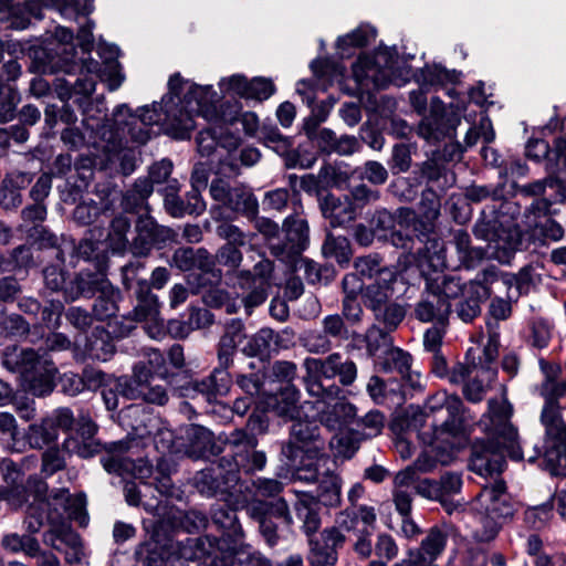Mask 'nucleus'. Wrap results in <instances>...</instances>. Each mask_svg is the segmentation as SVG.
<instances>
[{"label":"nucleus","instance_id":"nucleus-44","mask_svg":"<svg viewBox=\"0 0 566 566\" xmlns=\"http://www.w3.org/2000/svg\"><path fill=\"white\" fill-rule=\"evenodd\" d=\"M212 523L217 525L222 535L231 542H239L243 537V530L237 512L224 504H218L212 509Z\"/></svg>","mask_w":566,"mask_h":566},{"label":"nucleus","instance_id":"nucleus-48","mask_svg":"<svg viewBox=\"0 0 566 566\" xmlns=\"http://www.w3.org/2000/svg\"><path fill=\"white\" fill-rule=\"evenodd\" d=\"M19 436L18 422L13 415L0 412V448L10 452H23L25 442Z\"/></svg>","mask_w":566,"mask_h":566},{"label":"nucleus","instance_id":"nucleus-64","mask_svg":"<svg viewBox=\"0 0 566 566\" xmlns=\"http://www.w3.org/2000/svg\"><path fill=\"white\" fill-rule=\"evenodd\" d=\"M329 439V448L336 455L350 458L358 449V440L352 431L345 429L335 430Z\"/></svg>","mask_w":566,"mask_h":566},{"label":"nucleus","instance_id":"nucleus-49","mask_svg":"<svg viewBox=\"0 0 566 566\" xmlns=\"http://www.w3.org/2000/svg\"><path fill=\"white\" fill-rule=\"evenodd\" d=\"M56 439L57 432L54 431L51 422L45 417L40 422L28 426L22 440L25 442V448L41 450Z\"/></svg>","mask_w":566,"mask_h":566},{"label":"nucleus","instance_id":"nucleus-41","mask_svg":"<svg viewBox=\"0 0 566 566\" xmlns=\"http://www.w3.org/2000/svg\"><path fill=\"white\" fill-rule=\"evenodd\" d=\"M280 461L292 470L296 480L305 483H315L323 472L319 471L324 458H306L297 454L295 460L287 455H279Z\"/></svg>","mask_w":566,"mask_h":566},{"label":"nucleus","instance_id":"nucleus-26","mask_svg":"<svg viewBox=\"0 0 566 566\" xmlns=\"http://www.w3.org/2000/svg\"><path fill=\"white\" fill-rule=\"evenodd\" d=\"M182 452L191 459H202L220 452L213 433L199 424H189L181 437Z\"/></svg>","mask_w":566,"mask_h":566},{"label":"nucleus","instance_id":"nucleus-11","mask_svg":"<svg viewBox=\"0 0 566 566\" xmlns=\"http://www.w3.org/2000/svg\"><path fill=\"white\" fill-rule=\"evenodd\" d=\"M326 439L321 426L313 420H297L292 423L289 438L282 441L280 454L295 460L297 454L306 458H325Z\"/></svg>","mask_w":566,"mask_h":566},{"label":"nucleus","instance_id":"nucleus-10","mask_svg":"<svg viewBox=\"0 0 566 566\" xmlns=\"http://www.w3.org/2000/svg\"><path fill=\"white\" fill-rule=\"evenodd\" d=\"M93 0H27L24 2L25 11L36 18L42 19L41 7L55 8L61 15L66 19H77L83 17L85 22L80 27L76 40L84 53L91 52L94 45L93 28L94 22L87 19L93 11Z\"/></svg>","mask_w":566,"mask_h":566},{"label":"nucleus","instance_id":"nucleus-32","mask_svg":"<svg viewBox=\"0 0 566 566\" xmlns=\"http://www.w3.org/2000/svg\"><path fill=\"white\" fill-rule=\"evenodd\" d=\"M296 496L297 500L293 505L295 517L308 541L313 539L322 524L318 505L311 493L296 492Z\"/></svg>","mask_w":566,"mask_h":566},{"label":"nucleus","instance_id":"nucleus-22","mask_svg":"<svg viewBox=\"0 0 566 566\" xmlns=\"http://www.w3.org/2000/svg\"><path fill=\"white\" fill-rule=\"evenodd\" d=\"M460 119L454 114L447 113L444 106L433 105L429 115L424 116L418 125V135L429 143H437L452 137Z\"/></svg>","mask_w":566,"mask_h":566},{"label":"nucleus","instance_id":"nucleus-7","mask_svg":"<svg viewBox=\"0 0 566 566\" xmlns=\"http://www.w3.org/2000/svg\"><path fill=\"white\" fill-rule=\"evenodd\" d=\"M473 510L479 515L480 526L473 532L479 542L495 538L502 524L515 513V505L506 492L504 481L484 486L473 501Z\"/></svg>","mask_w":566,"mask_h":566},{"label":"nucleus","instance_id":"nucleus-31","mask_svg":"<svg viewBox=\"0 0 566 566\" xmlns=\"http://www.w3.org/2000/svg\"><path fill=\"white\" fill-rule=\"evenodd\" d=\"M223 467L231 469L235 478H240V472L253 474L256 471H262L266 465V454L264 451L258 450L256 447H249L242 451H234L231 454L221 457Z\"/></svg>","mask_w":566,"mask_h":566},{"label":"nucleus","instance_id":"nucleus-45","mask_svg":"<svg viewBox=\"0 0 566 566\" xmlns=\"http://www.w3.org/2000/svg\"><path fill=\"white\" fill-rule=\"evenodd\" d=\"M48 504V511L56 507L62 512V520L67 514L71 518H78L84 510V499L82 496H72L66 489L53 491L46 500H42Z\"/></svg>","mask_w":566,"mask_h":566},{"label":"nucleus","instance_id":"nucleus-55","mask_svg":"<svg viewBox=\"0 0 566 566\" xmlns=\"http://www.w3.org/2000/svg\"><path fill=\"white\" fill-rule=\"evenodd\" d=\"M399 223L410 228L415 235L422 240L434 232L436 222L421 216H417L415 210L408 207H401L397 210Z\"/></svg>","mask_w":566,"mask_h":566},{"label":"nucleus","instance_id":"nucleus-59","mask_svg":"<svg viewBox=\"0 0 566 566\" xmlns=\"http://www.w3.org/2000/svg\"><path fill=\"white\" fill-rule=\"evenodd\" d=\"M180 184L177 179L170 180L169 185L163 190L164 207L169 216L172 218H182L189 214L186 198L179 196Z\"/></svg>","mask_w":566,"mask_h":566},{"label":"nucleus","instance_id":"nucleus-61","mask_svg":"<svg viewBox=\"0 0 566 566\" xmlns=\"http://www.w3.org/2000/svg\"><path fill=\"white\" fill-rule=\"evenodd\" d=\"M291 271H297L303 269L305 280L310 284H317L324 282L325 284L333 276V270L327 266H321L316 262L305 259L302 255L300 256V261L295 264H286Z\"/></svg>","mask_w":566,"mask_h":566},{"label":"nucleus","instance_id":"nucleus-46","mask_svg":"<svg viewBox=\"0 0 566 566\" xmlns=\"http://www.w3.org/2000/svg\"><path fill=\"white\" fill-rule=\"evenodd\" d=\"M495 377L496 369L492 366H483L480 364V367L463 386L464 397L471 402H480L490 382L493 381Z\"/></svg>","mask_w":566,"mask_h":566},{"label":"nucleus","instance_id":"nucleus-43","mask_svg":"<svg viewBox=\"0 0 566 566\" xmlns=\"http://www.w3.org/2000/svg\"><path fill=\"white\" fill-rule=\"evenodd\" d=\"M111 284L103 271L81 272L73 281L76 291L75 293H73V291L71 292V300H75L80 296L93 297L103 292Z\"/></svg>","mask_w":566,"mask_h":566},{"label":"nucleus","instance_id":"nucleus-50","mask_svg":"<svg viewBox=\"0 0 566 566\" xmlns=\"http://www.w3.org/2000/svg\"><path fill=\"white\" fill-rule=\"evenodd\" d=\"M394 332L395 331H388L385 327L371 324L363 335L366 354L369 357H375L379 353L386 354L394 347V339L391 337V333Z\"/></svg>","mask_w":566,"mask_h":566},{"label":"nucleus","instance_id":"nucleus-20","mask_svg":"<svg viewBox=\"0 0 566 566\" xmlns=\"http://www.w3.org/2000/svg\"><path fill=\"white\" fill-rule=\"evenodd\" d=\"M473 233L478 239L492 244L499 250H516L521 244L518 230L504 227L500 222L494 207L481 211L473 227Z\"/></svg>","mask_w":566,"mask_h":566},{"label":"nucleus","instance_id":"nucleus-30","mask_svg":"<svg viewBox=\"0 0 566 566\" xmlns=\"http://www.w3.org/2000/svg\"><path fill=\"white\" fill-rule=\"evenodd\" d=\"M324 403L326 407L319 411L318 418L321 424L331 431L347 428L357 416L356 406L346 400L343 395L338 399Z\"/></svg>","mask_w":566,"mask_h":566},{"label":"nucleus","instance_id":"nucleus-1","mask_svg":"<svg viewBox=\"0 0 566 566\" xmlns=\"http://www.w3.org/2000/svg\"><path fill=\"white\" fill-rule=\"evenodd\" d=\"M489 410L481 422L486 431V441L472 446L470 468L480 475L500 474L505 465L503 451L515 460L523 459L517 429L511 423L513 407L505 397L490 399Z\"/></svg>","mask_w":566,"mask_h":566},{"label":"nucleus","instance_id":"nucleus-42","mask_svg":"<svg viewBox=\"0 0 566 566\" xmlns=\"http://www.w3.org/2000/svg\"><path fill=\"white\" fill-rule=\"evenodd\" d=\"M301 391L294 385H285L274 397L272 411L280 418L294 420L300 416Z\"/></svg>","mask_w":566,"mask_h":566},{"label":"nucleus","instance_id":"nucleus-39","mask_svg":"<svg viewBox=\"0 0 566 566\" xmlns=\"http://www.w3.org/2000/svg\"><path fill=\"white\" fill-rule=\"evenodd\" d=\"M319 207L323 216L329 219L332 227H340L356 218V210L346 197L343 201L334 195H327Z\"/></svg>","mask_w":566,"mask_h":566},{"label":"nucleus","instance_id":"nucleus-29","mask_svg":"<svg viewBox=\"0 0 566 566\" xmlns=\"http://www.w3.org/2000/svg\"><path fill=\"white\" fill-rule=\"evenodd\" d=\"M163 111H164V128L172 132L177 137L184 138L195 127V123L191 116V105L189 109L180 105V101H175L172 96L163 97Z\"/></svg>","mask_w":566,"mask_h":566},{"label":"nucleus","instance_id":"nucleus-37","mask_svg":"<svg viewBox=\"0 0 566 566\" xmlns=\"http://www.w3.org/2000/svg\"><path fill=\"white\" fill-rule=\"evenodd\" d=\"M274 274V262L264 254H259V260L252 270L237 272V282L240 289L251 287L252 284L271 286Z\"/></svg>","mask_w":566,"mask_h":566},{"label":"nucleus","instance_id":"nucleus-16","mask_svg":"<svg viewBox=\"0 0 566 566\" xmlns=\"http://www.w3.org/2000/svg\"><path fill=\"white\" fill-rule=\"evenodd\" d=\"M119 424L130 430L126 438L107 443L109 452H130L142 447L143 439L150 434L151 413L142 403L125 407L118 415Z\"/></svg>","mask_w":566,"mask_h":566},{"label":"nucleus","instance_id":"nucleus-38","mask_svg":"<svg viewBox=\"0 0 566 566\" xmlns=\"http://www.w3.org/2000/svg\"><path fill=\"white\" fill-rule=\"evenodd\" d=\"M154 192L153 182L147 178H138L129 189L122 193L120 206L125 212L137 213L148 210V198Z\"/></svg>","mask_w":566,"mask_h":566},{"label":"nucleus","instance_id":"nucleus-34","mask_svg":"<svg viewBox=\"0 0 566 566\" xmlns=\"http://www.w3.org/2000/svg\"><path fill=\"white\" fill-rule=\"evenodd\" d=\"M247 338L245 325L240 318L228 319L216 346L217 358L234 361L239 345Z\"/></svg>","mask_w":566,"mask_h":566},{"label":"nucleus","instance_id":"nucleus-60","mask_svg":"<svg viewBox=\"0 0 566 566\" xmlns=\"http://www.w3.org/2000/svg\"><path fill=\"white\" fill-rule=\"evenodd\" d=\"M412 357L399 347H391L381 363V369L386 373H398L402 378L409 376Z\"/></svg>","mask_w":566,"mask_h":566},{"label":"nucleus","instance_id":"nucleus-56","mask_svg":"<svg viewBox=\"0 0 566 566\" xmlns=\"http://www.w3.org/2000/svg\"><path fill=\"white\" fill-rule=\"evenodd\" d=\"M325 258L335 259L339 264H347L353 255L350 242L346 237L334 235L327 232L322 245Z\"/></svg>","mask_w":566,"mask_h":566},{"label":"nucleus","instance_id":"nucleus-6","mask_svg":"<svg viewBox=\"0 0 566 566\" xmlns=\"http://www.w3.org/2000/svg\"><path fill=\"white\" fill-rule=\"evenodd\" d=\"M146 357L147 363L139 361L135 364L132 375L119 380V390L127 399L165 406L169 401L167 389L164 386L153 384L154 374L163 378L168 376L165 356L158 349L150 348L147 350Z\"/></svg>","mask_w":566,"mask_h":566},{"label":"nucleus","instance_id":"nucleus-62","mask_svg":"<svg viewBox=\"0 0 566 566\" xmlns=\"http://www.w3.org/2000/svg\"><path fill=\"white\" fill-rule=\"evenodd\" d=\"M87 348L93 358L107 360L115 352L109 334L103 328H96L88 338Z\"/></svg>","mask_w":566,"mask_h":566},{"label":"nucleus","instance_id":"nucleus-12","mask_svg":"<svg viewBox=\"0 0 566 566\" xmlns=\"http://www.w3.org/2000/svg\"><path fill=\"white\" fill-rule=\"evenodd\" d=\"M499 272L495 266H489L476 274L474 280L463 283V289L455 303L457 317L465 323H473L481 315L482 303L491 296L490 285L497 282Z\"/></svg>","mask_w":566,"mask_h":566},{"label":"nucleus","instance_id":"nucleus-19","mask_svg":"<svg viewBox=\"0 0 566 566\" xmlns=\"http://www.w3.org/2000/svg\"><path fill=\"white\" fill-rule=\"evenodd\" d=\"M223 464V460L220 458L216 463L196 472L192 476V486L202 496L226 500L239 484L240 478H235L231 469L229 470Z\"/></svg>","mask_w":566,"mask_h":566},{"label":"nucleus","instance_id":"nucleus-27","mask_svg":"<svg viewBox=\"0 0 566 566\" xmlns=\"http://www.w3.org/2000/svg\"><path fill=\"white\" fill-rule=\"evenodd\" d=\"M448 534L434 526L421 541L420 547L409 549L406 558L416 566H438L434 564L446 547Z\"/></svg>","mask_w":566,"mask_h":566},{"label":"nucleus","instance_id":"nucleus-8","mask_svg":"<svg viewBox=\"0 0 566 566\" xmlns=\"http://www.w3.org/2000/svg\"><path fill=\"white\" fill-rule=\"evenodd\" d=\"M112 120L113 124H104L99 130L101 139L105 143L103 148L106 153H115L122 149L129 140L144 145L151 138V128H148L137 114L132 113L125 104L116 107Z\"/></svg>","mask_w":566,"mask_h":566},{"label":"nucleus","instance_id":"nucleus-33","mask_svg":"<svg viewBox=\"0 0 566 566\" xmlns=\"http://www.w3.org/2000/svg\"><path fill=\"white\" fill-rule=\"evenodd\" d=\"M170 264L182 272L198 269L206 274L212 272L214 260L213 255L205 248L182 247L175 250Z\"/></svg>","mask_w":566,"mask_h":566},{"label":"nucleus","instance_id":"nucleus-9","mask_svg":"<svg viewBox=\"0 0 566 566\" xmlns=\"http://www.w3.org/2000/svg\"><path fill=\"white\" fill-rule=\"evenodd\" d=\"M365 307L371 312L374 325L397 331L407 315V306L395 298L394 280H376L367 290Z\"/></svg>","mask_w":566,"mask_h":566},{"label":"nucleus","instance_id":"nucleus-24","mask_svg":"<svg viewBox=\"0 0 566 566\" xmlns=\"http://www.w3.org/2000/svg\"><path fill=\"white\" fill-rule=\"evenodd\" d=\"M413 174L420 182H426L428 187H437L442 191L453 187L457 182L454 172L443 163L440 151H433L431 157L417 164Z\"/></svg>","mask_w":566,"mask_h":566},{"label":"nucleus","instance_id":"nucleus-28","mask_svg":"<svg viewBox=\"0 0 566 566\" xmlns=\"http://www.w3.org/2000/svg\"><path fill=\"white\" fill-rule=\"evenodd\" d=\"M133 289L135 305L129 317L136 322H157L160 315L158 296L153 293L146 280H138Z\"/></svg>","mask_w":566,"mask_h":566},{"label":"nucleus","instance_id":"nucleus-51","mask_svg":"<svg viewBox=\"0 0 566 566\" xmlns=\"http://www.w3.org/2000/svg\"><path fill=\"white\" fill-rule=\"evenodd\" d=\"M452 241L459 254V260L467 268H473L486 256V251L483 248L471 245L470 234L464 230L454 231Z\"/></svg>","mask_w":566,"mask_h":566},{"label":"nucleus","instance_id":"nucleus-21","mask_svg":"<svg viewBox=\"0 0 566 566\" xmlns=\"http://www.w3.org/2000/svg\"><path fill=\"white\" fill-rule=\"evenodd\" d=\"M65 73V76H57L53 86L63 102L74 95L90 96L95 90V81L87 73L83 72V65L73 59L65 57V63L59 67Z\"/></svg>","mask_w":566,"mask_h":566},{"label":"nucleus","instance_id":"nucleus-18","mask_svg":"<svg viewBox=\"0 0 566 566\" xmlns=\"http://www.w3.org/2000/svg\"><path fill=\"white\" fill-rule=\"evenodd\" d=\"M209 192L214 201L245 218H255L259 213L258 199L252 189L244 184L230 186L221 179H213Z\"/></svg>","mask_w":566,"mask_h":566},{"label":"nucleus","instance_id":"nucleus-63","mask_svg":"<svg viewBox=\"0 0 566 566\" xmlns=\"http://www.w3.org/2000/svg\"><path fill=\"white\" fill-rule=\"evenodd\" d=\"M300 343L308 353L315 355L329 353L333 348L332 339L323 329H310L304 332L300 336Z\"/></svg>","mask_w":566,"mask_h":566},{"label":"nucleus","instance_id":"nucleus-17","mask_svg":"<svg viewBox=\"0 0 566 566\" xmlns=\"http://www.w3.org/2000/svg\"><path fill=\"white\" fill-rule=\"evenodd\" d=\"M130 241L129 252L135 258H147L153 249H163L176 241L177 233L169 227L159 224L151 216L142 214L137 218Z\"/></svg>","mask_w":566,"mask_h":566},{"label":"nucleus","instance_id":"nucleus-13","mask_svg":"<svg viewBox=\"0 0 566 566\" xmlns=\"http://www.w3.org/2000/svg\"><path fill=\"white\" fill-rule=\"evenodd\" d=\"M247 514L258 523L259 532L269 546H275L281 538L273 518L283 520L287 526L294 523L289 503L283 497L273 501L253 499L247 506Z\"/></svg>","mask_w":566,"mask_h":566},{"label":"nucleus","instance_id":"nucleus-23","mask_svg":"<svg viewBox=\"0 0 566 566\" xmlns=\"http://www.w3.org/2000/svg\"><path fill=\"white\" fill-rule=\"evenodd\" d=\"M217 361L218 365L207 377L192 384L193 390L203 395L208 401L227 396L233 384L229 369L233 366L234 361L222 358H217Z\"/></svg>","mask_w":566,"mask_h":566},{"label":"nucleus","instance_id":"nucleus-40","mask_svg":"<svg viewBox=\"0 0 566 566\" xmlns=\"http://www.w3.org/2000/svg\"><path fill=\"white\" fill-rule=\"evenodd\" d=\"M315 483H317V488L314 499L317 505L321 503L325 506L336 507L340 504L342 480L334 471H324Z\"/></svg>","mask_w":566,"mask_h":566},{"label":"nucleus","instance_id":"nucleus-14","mask_svg":"<svg viewBox=\"0 0 566 566\" xmlns=\"http://www.w3.org/2000/svg\"><path fill=\"white\" fill-rule=\"evenodd\" d=\"M438 415H446V419L439 424H433V437L430 444L436 449H454L458 438L463 432V402L455 395L444 396L439 408L432 407Z\"/></svg>","mask_w":566,"mask_h":566},{"label":"nucleus","instance_id":"nucleus-4","mask_svg":"<svg viewBox=\"0 0 566 566\" xmlns=\"http://www.w3.org/2000/svg\"><path fill=\"white\" fill-rule=\"evenodd\" d=\"M424 287L413 305V316L421 323L446 327L452 313L451 300L459 297L463 284L459 276L434 271L424 274Z\"/></svg>","mask_w":566,"mask_h":566},{"label":"nucleus","instance_id":"nucleus-58","mask_svg":"<svg viewBox=\"0 0 566 566\" xmlns=\"http://www.w3.org/2000/svg\"><path fill=\"white\" fill-rule=\"evenodd\" d=\"M459 74L454 70H447L440 65L426 66L420 71L419 82L423 87L444 86L458 81Z\"/></svg>","mask_w":566,"mask_h":566},{"label":"nucleus","instance_id":"nucleus-52","mask_svg":"<svg viewBox=\"0 0 566 566\" xmlns=\"http://www.w3.org/2000/svg\"><path fill=\"white\" fill-rule=\"evenodd\" d=\"M130 220L124 214H117L113 218L109 224L107 234L108 247L113 252L124 253L129 251L130 241L127 238L130 231Z\"/></svg>","mask_w":566,"mask_h":566},{"label":"nucleus","instance_id":"nucleus-53","mask_svg":"<svg viewBox=\"0 0 566 566\" xmlns=\"http://www.w3.org/2000/svg\"><path fill=\"white\" fill-rule=\"evenodd\" d=\"M122 300L120 291L113 284L101 292L93 305V315L98 321H105L116 315L118 302Z\"/></svg>","mask_w":566,"mask_h":566},{"label":"nucleus","instance_id":"nucleus-25","mask_svg":"<svg viewBox=\"0 0 566 566\" xmlns=\"http://www.w3.org/2000/svg\"><path fill=\"white\" fill-rule=\"evenodd\" d=\"M346 536L337 528H325L319 537L310 539L308 562L316 565H335L337 562V551L343 547Z\"/></svg>","mask_w":566,"mask_h":566},{"label":"nucleus","instance_id":"nucleus-5","mask_svg":"<svg viewBox=\"0 0 566 566\" xmlns=\"http://www.w3.org/2000/svg\"><path fill=\"white\" fill-rule=\"evenodd\" d=\"M2 366L20 374L25 389L34 396L44 397L54 389V364L33 348L7 347L2 354Z\"/></svg>","mask_w":566,"mask_h":566},{"label":"nucleus","instance_id":"nucleus-36","mask_svg":"<svg viewBox=\"0 0 566 566\" xmlns=\"http://www.w3.org/2000/svg\"><path fill=\"white\" fill-rule=\"evenodd\" d=\"M45 522L52 526H56L62 523V512L56 507L48 511V504L43 503L42 500L33 501L27 509L24 517V526L28 533H38Z\"/></svg>","mask_w":566,"mask_h":566},{"label":"nucleus","instance_id":"nucleus-3","mask_svg":"<svg viewBox=\"0 0 566 566\" xmlns=\"http://www.w3.org/2000/svg\"><path fill=\"white\" fill-rule=\"evenodd\" d=\"M538 392L545 403L541 412V422L545 428V441L536 455L528 458L533 462L543 454L549 465L559 473H566V423L560 413L558 400L566 395V381H557L546 375L538 386Z\"/></svg>","mask_w":566,"mask_h":566},{"label":"nucleus","instance_id":"nucleus-54","mask_svg":"<svg viewBox=\"0 0 566 566\" xmlns=\"http://www.w3.org/2000/svg\"><path fill=\"white\" fill-rule=\"evenodd\" d=\"M279 334L269 327H264L249 338L242 352L249 357L263 356L270 353L273 345H279Z\"/></svg>","mask_w":566,"mask_h":566},{"label":"nucleus","instance_id":"nucleus-15","mask_svg":"<svg viewBox=\"0 0 566 566\" xmlns=\"http://www.w3.org/2000/svg\"><path fill=\"white\" fill-rule=\"evenodd\" d=\"M282 230L284 238L268 243L270 253L284 264H295L310 243L307 221L298 217L284 220Z\"/></svg>","mask_w":566,"mask_h":566},{"label":"nucleus","instance_id":"nucleus-47","mask_svg":"<svg viewBox=\"0 0 566 566\" xmlns=\"http://www.w3.org/2000/svg\"><path fill=\"white\" fill-rule=\"evenodd\" d=\"M438 486L441 492V506L448 514H452L462 509V504L452 500V496L459 494L462 489V478L457 472H446L439 480Z\"/></svg>","mask_w":566,"mask_h":566},{"label":"nucleus","instance_id":"nucleus-2","mask_svg":"<svg viewBox=\"0 0 566 566\" xmlns=\"http://www.w3.org/2000/svg\"><path fill=\"white\" fill-rule=\"evenodd\" d=\"M303 367L306 392L322 402L338 399L344 394L342 387H350L358 377L357 364L338 352L324 358L306 357Z\"/></svg>","mask_w":566,"mask_h":566},{"label":"nucleus","instance_id":"nucleus-57","mask_svg":"<svg viewBox=\"0 0 566 566\" xmlns=\"http://www.w3.org/2000/svg\"><path fill=\"white\" fill-rule=\"evenodd\" d=\"M197 284L192 286V294H200L202 303L211 308H221L228 303L229 292L224 289L216 286H206L207 279L205 274H200L196 277Z\"/></svg>","mask_w":566,"mask_h":566},{"label":"nucleus","instance_id":"nucleus-35","mask_svg":"<svg viewBox=\"0 0 566 566\" xmlns=\"http://www.w3.org/2000/svg\"><path fill=\"white\" fill-rule=\"evenodd\" d=\"M177 546L171 539L160 544L159 539L153 538L138 546L136 556L143 566H165L176 553Z\"/></svg>","mask_w":566,"mask_h":566}]
</instances>
